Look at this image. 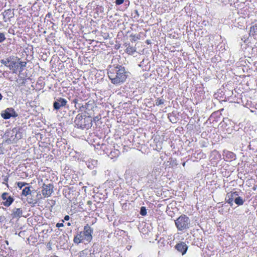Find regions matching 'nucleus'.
<instances>
[{
  "label": "nucleus",
  "mask_w": 257,
  "mask_h": 257,
  "mask_svg": "<svg viewBox=\"0 0 257 257\" xmlns=\"http://www.w3.org/2000/svg\"><path fill=\"white\" fill-rule=\"evenodd\" d=\"M84 239V236L81 234L77 235L74 238V242L76 243H79Z\"/></svg>",
  "instance_id": "15"
},
{
  "label": "nucleus",
  "mask_w": 257,
  "mask_h": 257,
  "mask_svg": "<svg viewBox=\"0 0 257 257\" xmlns=\"http://www.w3.org/2000/svg\"><path fill=\"white\" fill-rule=\"evenodd\" d=\"M249 35L252 36L254 39L257 40V24L250 27Z\"/></svg>",
  "instance_id": "12"
},
{
  "label": "nucleus",
  "mask_w": 257,
  "mask_h": 257,
  "mask_svg": "<svg viewBox=\"0 0 257 257\" xmlns=\"http://www.w3.org/2000/svg\"><path fill=\"white\" fill-rule=\"evenodd\" d=\"M38 202V200L35 199V200H31V201H29V203H32L33 204H36Z\"/></svg>",
  "instance_id": "29"
},
{
  "label": "nucleus",
  "mask_w": 257,
  "mask_h": 257,
  "mask_svg": "<svg viewBox=\"0 0 257 257\" xmlns=\"http://www.w3.org/2000/svg\"><path fill=\"white\" fill-rule=\"evenodd\" d=\"M100 119L99 117L98 116H96L94 118V121H98Z\"/></svg>",
  "instance_id": "33"
},
{
  "label": "nucleus",
  "mask_w": 257,
  "mask_h": 257,
  "mask_svg": "<svg viewBox=\"0 0 257 257\" xmlns=\"http://www.w3.org/2000/svg\"><path fill=\"white\" fill-rule=\"evenodd\" d=\"M8 67L10 70H13L14 73L16 72V70L18 68L19 65L15 61H11L10 60V62L9 64Z\"/></svg>",
  "instance_id": "14"
},
{
  "label": "nucleus",
  "mask_w": 257,
  "mask_h": 257,
  "mask_svg": "<svg viewBox=\"0 0 257 257\" xmlns=\"http://www.w3.org/2000/svg\"><path fill=\"white\" fill-rule=\"evenodd\" d=\"M19 64L20 65V67L22 70L23 69V68L26 67L27 63L26 62H20L19 63Z\"/></svg>",
  "instance_id": "25"
},
{
  "label": "nucleus",
  "mask_w": 257,
  "mask_h": 257,
  "mask_svg": "<svg viewBox=\"0 0 257 257\" xmlns=\"http://www.w3.org/2000/svg\"><path fill=\"white\" fill-rule=\"evenodd\" d=\"M4 17L5 18L6 17H8V18H12L13 15L11 14V10L9 9L6 10L4 13Z\"/></svg>",
  "instance_id": "19"
},
{
  "label": "nucleus",
  "mask_w": 257,
  "mask_h": 257,
  "mask_svg": "<svg viewBox=\"0 0 257 257\" xmlns=\"http://www.w3.org/2000/svg\"><path fill=\"white\" fill-rule=\"evenodd\" d=\"M23 210L21 208H14L12 212V215L14 218H20L22 216Z\"/></svg>",
  "instance_id": "11"
},
{
  "label": "nucleus",
  "mask_w": 257,
  "mask_h": 257,
  "mask_svg": "<svg viewBox=\"0 0 257 257\" xmlns=\"http://www.w3.org/2000/svg\"><path fill=\"white\" fill-rule=\"evenodd\" d=\"M175 248L178 251L180 252L182 255H184L187 250L188 246L185 242H181L176 245Z\"/></svg>",
  "instance_id": "8"
},
{
  "label": "nucleus",
  "mask_w": 257,
  "mask_h": 257,
  "mask_svg": "<svg viewBox=\"0 0 257 257\" xmlns=\"http://www.w3.org/2000/svg\"><path fill=\"white\" fill-rule=\"evenodd\" d=\"M22 129L15 127L12 131V135L10 139L12 140L14 143H16L17 141L22 139Z\"/></svg>",
  "instance_id": "3"
},
{
  "label": "nucleus",
  "mask_w": 257,
  "mask_h": 257,
  "mask_svg": "<svg viewBox=\"0 0 257 257\" xmlns=\"http://www.w3.org/2000/svg\"><path fill=\"white\" fill-rule=\"evenodd\" d=\"M2 198L4 202H3L4 206L6 207L10 206L14 202V198L11 196L9 195L8 193H3L2 195Z\"/></svg>",
  "instance_id": "6"
},
{
  "label": "nucleus",
  "mask_w": 257,
  "mask_h": 257,
  "mask_svg": "<svg viewBox=\"0 0 257 257\" xmlns=\"http://www.w3.org/2000/svg\"><path fill=\"white\" fill-rule=\"evenodd\" d=\"M42 188V193L45 197H50L54 192V186L52 184H43Z\"/></svg>",
  "instance_id": "4"
},
{
  "label": "nucleus",
  "mask_w": 257,
  "mask_h": 257,
  "mask_svg": "<svg viewBox=\"0 0 257 257\" xmlns=\"http://www.w3.org/2000/svg\"><path fill=\"white\" fill-rule=\"evenodd\" d=\"M136 51V48L131 46H128L126 49V52L130 55H133Z\"/></svg>",
  "instance_id": "17"
},
{
  "label": "nucleus",
  "mask_w": 257,
  "mask_h": 257,
  "mask_svg": "<svg viewBox=\"0 0 257 257\" xmlns=\"http://www.w3.org/2000/svg\"><path fill=\"white\" fill-rule=\"evenodd\" d=\"M70 219V217L69 215H66L65 217H64V219L65 220H68L69 219Z\"/></svg>",
  "instance_id": "32"
},
{
  "label": "nucleus",
  "mask_w": 257,
  "mask_h": 257,
  "mask_svg": "<svg viewBox=\"0 0 257 257\" xmlns=\"http://www.w3.org/2000/svg\"><path fill=\"white\" fill-rule=\"evenodd\" d=\"M190 220L185 215H182L175 220V225L177 229L182 231L189 228Z\"/></svg>",
  "instance_id": "2"
},
{
  "label": "nucleus",
  "mask_w": 257,
  "mask_h": 257,
  "mask_svg": "<svg viewBox=\"0 0 257 257\" xmlns=\"http://www.w3.org/2000/svg\"><path fill=\"white\" fill-rule=\"evenodd\" d=\"M56 226L57 227H60L64 226V224L63 223H57Z\"/></svg>",
  "instance_id": "30"
},
{
  "label": "nucleus",
  "mask_w": 257,
  "mask_h": 257,
  "mask_svg": "<svg viewBox=\"0 0 257 257\" xmlns=\"http://www.w3.org/2000/svg\"><path fill=\"white\" fill-rule=\"evenodd\" d=\"M1 62L2 64L8 67L9 64L10 62V60L9 58L7 59L6 60L2 59L1 60Z\"/></svg>",
  "instance_id": "20"
},
{
  "label": "nucleus",
  "mask_w": 257,
  "mask_h": 257,
  "mask_svg": "<svg viewBox=\"0 0 257 257\" xmlns=\"http://www.w3.org/2000/svg\"><path fill=\"white\" fill-rule=\"evenodd\" d=\"M238 193L237 192H230L228 194L226 198L227 202H228L230 205H232L233 201H235V198L237 197Z\"/></svg>",
  "instance_id": "10"
},
{
  "label": "nucleus",
  "mask_w": 257,
  "mask_h": 257,
  "mask_svg": "<svg viewBox=\"0 0 257 257\" xmlns=\"http://www.w3.org/2000/svg\"><path fill=\"white\" fill-rule=\"evenodd\" d=\"M90 203H91V201H89L88 202V204H90Z\"/></svg>",
  "instance_id": "35"
},
{
  "label": "nucleus",
  "mask_w": 257,
  "mask_h": 257,
  "mask_svg": "<svg viewBox=\"0 0 257 257\" xmlns=\"http://www.w3.org/2000/svg\"><path fill=\"white\" fill-rule=\"evenodd\" d=\"M37 197L38 198V199H37L38 201L41 198V194H40V192H38L37 194Z\"/></svg>",
  "instance_id": "31"
},
{
  "label": "nucleus",
  "mask_w": 257,
  "mask_h": 257,
  "mask_svg": "<svg viewBox=\"0 0 257 257\" xmlns=\"http://www.w3.org/2000/svg\"><path fill=\"white\" fill-rule=\"evenodd\" d=\"M107 74L111 83L115 85L123 83L127 77V72L123 67L120 65L116 67L110 66Z\"/></svg>",
  "instance_id": "1"
},
{
  "label": "nucleus",
  "mask_w": 257,
  "mask_h": 257,
  "mask_svg": "<svg viewBox=\"0 0 257 257\" xmlns=\"http://www.w3.org/2000/svg\"><path fill=\"white\" fill-rule=\"evenodd\" d=\"M26 185H27V183L25 182H19L17 183V185L20 189H22L23 186Z\"/></svg>",
  "instance_id": "22"
},
{
  "label": "nucleus",
  "mask_w": 257,
  "mask_h": 257,
  "mask_svg": "<svg viewBox=\"0 0 257 257\" xmlns=\"http://www.w3.org/2000/svg\"><path fill=\"white\" fill-rule=\"evenodd\" d=\"M8 180H9V177L8 176H5L4 179V182H8ZM6 185L8 187V184L7 183H6Z\"/></svg>",
  "instance_id": "28"
},
{
  "label": "nucleus",
  "mask_w": 257,
  "mask_h": 257,
  "mask_svg": "<svg viewBox=\"0 0 257 257\" xmlns=\"http://www.w3.org/2000/svg\"><path fill=\"white\" fill-rule=\"evenodd\" d=\"M67 100L62 98H60L57 99L53 103L54 108L56 110L59 109L61 107L64 106L67 104Z\"/></svg>",
  "instance_id": "7"
},
{
  "label": "nucleus",
  "mask_w": 257,
  "mask_h": 257,
  "mask_svg": "<svg viewBox=\"0 0 257 257\" xmlns=\"http://www.w3.org/2000/svg\"><path fill=\"white\" fill-rule=\"evenodd\" d=\"M68 225H70V223H68Z\"/></svg>",
  "instance_id": "36"
},
{
  "label": "nucleus",
  "mask_w": 257,
  "mask_h": 257,
  "mask_svg": "<svg viewBox=\"0 0 257 257\" xmlns=\"http://www.w3.org/2000/svg\"><path fill=\"white\" fill-rule=\"evenodd\" d=\"M236 204L237 205H241L244 203V200L242 198L238 196V194L237 196V197L235 198V201Z\"/></svg>",
  "instance_id": "16"
},
{
  "label": "nucleus",
  "mask_w": 257,
  "mask_h": 257,
  "mask_svg": "<svg viewBox=\"0 0 257 257\" xmlns=\"http://www.w3.org/2000/svg\"><path fill=\"white\" fill-rule=\"evenodd\" d=\"M31 191L30 187H25L22 191V194L25 196H27L29 194H31Z\"/></svg>",
  "instance_id": "18"
},
{
  "label": "nucleus",
  "mask_w": 257,
  "mask_h": 257,
  "mask_svg": "<svg viewBox=\"0 0 257 257\" xmlns=\"http://www.w3.org/2000/svg\"><path fill=\"white\" fill-rule=\"evenodd\" d=\"M6 39L5 34L3 33H0V43L3 42Z\"/></svg>",
  "instance_id": "23"
},
{
  "label": "nucleus",
  "mask_w": 257,
  "mask_h": 257,
  "mask_svg": "<svg viewBox=\"0 0 257 257\" xmlns=\"http://www.w3.org/2000/svg\"><path fill=\"white\" fill-rule=\"evenodd\" d=\"M131 41L133 42V41H137V40H138L139 39V38L137 36H136L135 35H131Z\"/></svg>",
  "instance_id": "26"
},
{
  "label": "nucleus",
  "mask_w": 257,
  "mask_h": 257,
  "mask_svg": "<svg viewBox=\"0 0 257 257\" xmlns=\"http://www.w3.org/2000/svg\"><path fill=\"white\" fill-rule=\"evenodd\" d=\"M83 119H84L83 116L82 115L79 114L76 116L74 120V122L77 125H79L80 127H81L82 125H83V123L84 122H82Z\"/></svg>",
  "instance_id": "13"
},
{
  "label": "nucleus",
  "mask_w": 257,
  "mask_h": 257,
  "mask_svg": "<svg viewBox=\"0 0 257 257\" xmlns=\"http://www.w3.org/2000/svg\"><path fill=\"white\" fill-rule=\"evenodd\" d=\"M3 98V96L1 94V93H0V100H1Z\"/></svg>",
  "instance_id": "34"
},
{
  "label": "nucleus",
  "mask_w": 257,
  "mask_h": 257,
  "mask_svg": "<svg viewBox=\"0 0 257 257\" xmlns=\"http://www.w3.org/2000/svg\"><path fill=\"white\" fill-rule=\"evenodd\" d=\"M164 103V100L162 99H158L156 100V104L158 106Z\"/></svg>",
  "instance_id": "24"
},
{
  "label": "nucleus",
  "mask_w": 257,
  "mask_h": 257,
  "mask_svg": "<svg viewBox=\"0 0 257 257\" xmlns=\"http://www.w3.org/2000/svg\"><path fill=\"white\" fill-rule=\"evenodd\" d=\"M140 214L143 216H145L147 214V210L145 207H142L141 208Z\"/></svg>",
  "instance_id": "21"
},
{
  "label": "nucleus",
  "mask_w": 257,
  "mask_h": 257,
  "mask_svg": "<svg viewBox=\"0 0 257 257\" xmlns=\"http://www.w3.org/2000/svg\"><path fill=\"white\" fill-rule=\"evenodd\" d=\"M2 116L4 119H9L11 117H16L18 116V114L13 108H8L4 111L2 114Z\"/></svg>",
  "instance_id": "5"
},
{
  "label": "nucleus",
  "mask_w": 257,
  "mask_h": 257,
  "mask_svg": "<svg viewBox=\"0 0 257 257\" xmlns=\"http://www.w3.org/2000/svg\"><path fill=\"white\" fill-rule=\"evenodd\" d=\"M92 231V229L90 226L87 225L84 227L83 234L84 236V238L87 241H89L92 239V236L91 234Z\"/></svg>",
  "instance_id": "9"
},
{
  "label": "nucleus",
  "mask_w": 257,
  "mask_h": 257,
  "mask_svg": "<svg viewBox=\"0 0 257 257\" xmlns=\"http://www.w3.org/2000/svg\"><path fill=\"white\" fill-rule=\"evenodd\" d=\"M124 2V0H116L115 1V4L117 5H120L122 4Z\"/></svg>",
  "instance_id": "27"
}]
</instances>
